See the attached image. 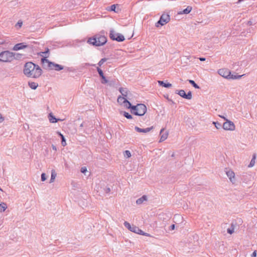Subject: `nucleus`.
Returning <instances> with one entry per match:
<instances>
[{
  "label": "nucleus",
  "mask_w": 257,
  "mask_h": 257,
  "mask_svg": "<svg viewBox=\"0 0 257 257\" xmlns=\"http://www.w3.org/2000/svg\"><path fill=\"white\" fill-rule=\"evenodd\" d=\"M255 159H256V155H255V154H253V155L252 156V158L251 160L250 163L248 166V167H249V168L252 167L254 165Z\"/></svg>",
  "instance_id": "27"
},
{
  "label": "nucleus",
  "mask_w": 257,
  "mask_h": 257,
  "mask_svg": "<svg viewBox=\"0 0 257 257\" xmlns=\"http://www.w3.org/2000/svg\"><path fill=\"white\" fill-rule=\"evenodd\" d=\"M80 171L85 176H89L90 175V172L87 170V168L86 167H82L81 168Z\"/></svg>",
  "instance_id": "25"
},
{
  "label": "nucleus",
  "mask_w": 257,
  "mask_h": 257,
  "mask_svg": "<svg viewBox=\"0 0 257 257\" xmlns=\"http://www.w3.org/2000/svg\"><path fill=\"white\" fill-rule=\"evenodd\" d=\"M87 42L92 44L94 46L96 45V39L95 37H93V38H90L88 40Z\"/></svg>",
  "instance_id": "28"
},
{
  "label": "nucleus",
  "mask_w": 257,
  "mask_h": 257,
  "mask_svg": "<svg viewBox=\"0 0 257 257\" xmlns=\"http://www.w3.org/2000/svg\"><path fill=\"white\" fill-rule=\"evenodd\" d=\"M218 74L222 77L227 79H239L240 78L242 75H233L231 74L230 71L227 68L220 69L218 71Z\"/></svg>",
  "instance_id": "4"
},
{
  "label": "nucleus",
  "mask_w": 257,
  "mask_h": 257,
  "mask_svg": "<svg viewBox=\"0 0 257 257\" xmlns=\"http://www.w3.org/2000/svg\"><path fill=\"white\" fill-rule=\"evenodd\" d=\"M248 24H249V25H251L252 24V23H251V21H248Z\"/></svg>",
  "instance_id": "54"
},
{
  "label": "nucleus",
  "mask_w": 257,
  "mask_h": 257,
  "mask_svg": "<svg viewBox=\"0 0 257 257\" xmlns=\"http://www.w3.org/2000/svg\"><path fill=\"white\" fill-rule=\"evenodd\" d=\"M0 190H2V189L0 188Z\"/></svg>",
  "instance_id": "56"
},
{
  "label": "nucleus",
  "mask_w": 257,
  "mask_h": 257,
  "mask_svg": "<svg viewBox=\"0 0 257 257\" xmlns=\"http://www.w3.org/2000/svg\"><path fill=\"white\" fill-rule=\"evenodd\" d=\"M41 63L43 68L46 70H55L56 71H60L63 69V67L62 66L50 62L47 59L42 58Z\"/></svg>",
  "instance_id": "2"
},
{
  "label": "nucleus",
  "mask_w": 257,
  "mask_h": 257,
  "mask_svg": "<svg viewBox=\"0 0 257 257\" xmlns=\"http://www.w3.org/2000/svg\"><path fill=\"white\" fill-rule=\"evenodd\" d=\"M106 42L107 39L104 36L97 37V46L103 45Z\"/></svg>",
  "instance_id": "13"
},
{
  "label": "nucleus",
  "mask_w": 257,
  "mask_h": 257,
  "mask_svg": "<svg viewBox=\"0 0 257 257\" xmlns=\"http://www.w3.org/2000/svg\"><path fill=\"white\" fill-rule=\"evenodd\" d=\"M27 47V45L24 44V43H19L15 45L13 48V50L15 51H18Z\"/></svg>",
  "instance_id": "17"
},
{
  "label": "nucleus",
  "mask_w": 257,
  "mask_h": 257,
  "mask_svg": "<svg viewBox=\"0 0 257 257\" xmlns=\"http://www.w3.org/2000/svg\"><path fill=\"white\" fill-rule=\"evenodd\" d=\"M4 120V117H3L2 114H0V123L2 122Z\"/></svg>",
  "instance_id": "42"
},
{
  "label": "nucleus",
  "mask_w": 257,
  "mask_h": 257,
  "mask_svg": "<svg viewBox=\"0 0 257 257\" xmlns=\"http://www.w3.org/2000/svg\"><path fill=\"white\" fill-rule=\"evenodd\" d=\"M158 83H159V84L160 85L166 88H169V87H172V84H171L170 83H165L164 81H161V80H159L158 81Z\"/></svg>",
  "instance_id": "21"
},
{
  "label": "nucleus",
  "mask_w": 257,
  "mask_h": 257,
  "mask_svg": "<svg viewBox=\"0 0 257 257\" xmlns=\"http://www.w3.org/2000/svg\"><path fill=\"white\" fill-rule=\"evenodd\" d=\"M251 257H256V250H254L251 255Z\"/></svg>",
  "instance_id": "40"
},
{
  "label": "nucleus",
  "mask_w": 257,
  "mask_h": 257,
  "mask_svg": "<svg viewBox=\"0 0 257 257\" xmlns=\"http://www.w3.org/2000/svg\"><path fill=\"white\" fill-rule=\"evenodd\" d=\"M107 60L106 58H103L101 59L99 62H98V64L101 66L105 62H106Z\"/></svg>",
  "instance_id": "37"
},
{
  "label": "nucleus",
  "mask_w": 257,
  "mask_h": 257,
  "mask_svg": "<svg viewBox=\"0 0 257 257\" xmlns=\"http://www.w3.org/2000/svg\"><path fill=\"white\" fill-rule=\"evenodd\" d=\"M22 24H23V23H22V22H19L17 23V25H18V26H19V27H22Z\"/></svg>",
  "instance_id": "48"
},
{
  "label": "nucleus",
  "mask_w": 257,
  "mask_h": 257,
  "mask_svg": "<svg viewBox=\"0 0 257 257\" xmlns=\"http://www.w3.org/2000/svg\"><path fill=\"white\" fill-rule=\"evenodd\" d=\"M105 191L106 193H108L110 191V189L109 188H107L105 190Z\"/></svg>",
  "instance_id": "45"
},
{
  "label": "nucleus",
  "mask_w": 257,
  "mask_h": 257,
  "mask_svg": "<svg viewBox=\"0 0 257 257\" xmlns=\"http://www.w3.org/2000/svg\"><path fill=\"white\" fill-rule=\"evenodd\" d=\"M23 72L27 77L38 78L41 76L42 70L39 65L29 62L25 64Z\"/></svg>",
  "instance_id": "1"
},
{
  "label": "nucleus",
  "mask_w": 257,
  "mask_h": 257,
  "mask_svg": "<svg viewBox=\"0 0 257 257\" xmlns=\"http://www.w3.org/2000/svg\"><path fill=\"white\" fill-rule=\"evenodd\" d=\"M57 134L59 135V136L61 138V140H62V141H61V144H62V145L63 147L66 146V145H67V143H66V140H65V139L64 136L60 132H57Z\"/></svg>",
  "instance_id": "24"
},
{
  "label": "nucleus",
  "mask_w": 257,
  "mask_h": 257,
  "mask_svg": "<svg viewBox=\"0 0 257 257\" xmlns=\"http://www.w3.org/2000/svg\"><path fill=\"white\" fill-rule=\"evenodd\" d=\"M122 113H123V115H124V116H125L127 119L132 118V116L128 113H127L125 111H123V112H122Z\"/></svg>",
  "instance_id": "33"
},
{
  "label": "nucleus",
  "mask_w": 257,
  "mask_h": 257,
  "mask_svg": "<svg viewBox=\"0 0 257 257\" xmlns=\"http://www.w3.org/2000/svg\"><path fill=\"white\" fill-rule=\"evenodd\" d=\"M140 233H138V234H143V235H146L147 233H144V232L140 229V231H139Z\"/></svg>",
  "instance_id": "46"
},
{
  "label": "nucleus",
  "mask_w": 257,
  "mask_h": 257,
  "mask_svg": "<svg viewBox=\"0 0 257 257\" xmlns=\"http://www.w3.org/2000/svg\"><path fill=\"white\" fill-rule=\"evenodd\" d=\"M189 82L192 84L193 87H194L195 88L199 89L200 87L195 82L194 80H189Z\"/></svg>",
  "instance_id": "31"
},
{
  "label": "nucleus",
  "mask_w": 257,
  "mask_h": 257,
  "mask_svg": "<svg viewBox=\"0 0 257 257\" xmlns=\"http://www.w3.org/2000/svg\"><path fill=\"white\" fill-rule=\"evenodd\" d=\"M55 178H51L50 180L49 181V183H53L55 181Z\"/></svg>",
  "instance_id": "44"
},
{
  "label": "nucleus",
  "mask_w": 257,
  "mask_h": 257,
  "mask_svg": "<svg viewBox=\"0 0 257 257\" xmlns=\"http://www.w3.org/2000/svg\"><path fill=\"white\" fill-rule=\"evenodd\" d=\"M7 205L4 202H2L0 204V212H4L7 208Z\"/></svg>",
  "instance_id": "26"
},
{
  "label": "nucleus",
  "mask_w": 257,
  "mask_h": 257,
  "mask_svg": "<svg viewBox=\"0 0 257 257\" xmlns=\"http://www.w3.org/2000/svg\"><path fill=\"white\" fill-rule=\"evenodd\" d=\"M225 172L227 177H234V173L231 169L225 168Z\"/></svg>",
  "instance_id": "22"
},
{
  "label": "nucleus",
  "mask_w": 257,
  "mask_h": 257,
  "mask_svg": "<svg viewBox=\"0 0 257 257\" xmlns=\"http://www.w3.org/2000/svg\"><path fill=\"white\" fill-rule=\"evenodd\" d=\"M212 123L214 125L215 127L216 128V129L219 130L221 127V124L220 123L217 122V121H213Z\"/></svg>",
  "instance_id": "30"
},
{
  "label": "nucleus",
  "mask_w": 257,
  "mask_h": 257,
  "mask_svg": "<svg viewBox=\"0 0 257 257\" xmlns=\"http://www.w3.org/2000/svg\"><path fill=\"white\" fill-rule=\"evenodd\" d=\"M220 117L223 118L224 120H225V121L226 120V119H227L225 117H224V116L223 115H218Z\"/></svg>",
  "instance_id": "47"
},
{
  "label": "nucleus",
  "mask_w": 257,
  "mask_h": 257,
  "mask_svg": "<svg viewBox=\"0 0 257 257\" xmlns=\"http://www.w3.org/2000/svg\"><path fill=\"white\" fill-rule=\"evenodd\" d=\"M47 178H41V181H42V182H44V181H45V180H46Z\"/></svg>",
  "instance_id": "51"
},
{
  "label": "nucleus",
  "mask_w": 257,
  "mask_h": 257,
  "mask_svg": "<svg viewBox=\"0 0 257 257\" xmlns=\"http://www.w3.org/2000/svg\"><path fill=\"white\" fill-rule=\"evenodd\" d=\"M130 108L131 109V112L136 115H144L147 111L146 106L142 103L138 104L136 105H131Z\"/></svg>",
  "instance_id": "3"
},
{
  "label": "nucleus",
  "mask_w": 257,
  "mask_h": 257,
  "mask_svg": "<svg viewBox=\"0 0 257 257\" xmlns=\"http://www.w3.org/2000/svg\"><path fill=\"white\" fill-rule=\"evenodd\" d=\"M116 5H112L110 7L108 8L107 10L110 11H114L115 12Z\"/></svg>",
  "instance_id": "35"
},
{
  "label": "nucleus",
  "mask_w": 257,
  "mask_h": 257,
  "mask_svg": "<svg viewBox=\"0 0 257 257\" xmlns=\"http://www.w3.org/2000/svg\"><path fill=\"white\" fill-rule=\"evenodd\" d=\"M130 230L135 233H140L139 231H140V229L137 226H132Z\"/></svg>",
  "instance_id": "29"
},
{
  "label": "nucleus",
  "mask_w": 257,
  "mask_h": 257,
  "mask_svg": "<svg viewBox=\"0 0 257 257\" xmlns=\"http://www.w3.org/2000/svg\"><path fill=\"white\" fill-rule=\"evenodd\" d=\"M118 103L126 108H130L131 107V103L127 100V98L119 96L117 98Z\"/></svg>",
  "instance_id": "9"
},
{
  "label": "nucleus",
  "mask_w": 257,
  "mask_h": 257,
  "mask_svg": "<svg viewBox=\"0 0 257 257\" xmlns=\"http://www.w3.org/2000/svg\"><path fill=\"white\" fill-rule=\"evenodd\" d=\"M124 225L125 227H126L127 228H128L129 230L131 229V227H132V226L131 225L130 223H129L127 221H124Z\"/></svg>",
  "instance_id": "36"
},
{
  "label": "nucleus",
  "mask_w": 257,
  "mask_h": 257,
  "mask_svg": "<svg viewBox=\"0 0 257 257\" xmlns=\"http://www.w3.org/2000/svg\"><path fill=\"white\" fill-rule=\"evenodd\" d=\"M164 131V128H162L160 131V135L161 136V137L159 140L160 143L163 142L164 141H165L168 137L169 133L168 132H166L165 133H163Z\"/></svg>",
  "instance_id": "12"
},
{
  "label": "nucleus",
  "mask_w": 257,
  "mask_h": 257,
  "mask_svg": "<svg viewBox=\"0 0 257 257\" xmlns=\"http://www.w3.org/2000/svg\"><path fill=\"white\" fill-rule=\"evenodd\" d=\"M174 156H175V154H174V153H173V154L172 155V156H172V157H174Z\"/></svg>",
  "instance_id": "55"
},
{
  "label": "nucleus",
  "mask_w": 257,
  "mask_h": 257,
  "mask_svg": "<svg viewBox=\"0 0 257 257\" xmlns=\"http://www.w3.org/2000/svg\"><path fill=\"white\" fill-rule=\"evenodd\" d=\"M97 72L100 77V82L102 84H105L109 82L108 80L104 75L102 70L98 67H97Z\"/></svg>",
  "instance_id": "11"
},
{
  "label": "nucleus",
  "mask_w": 257,
  "mask_h": 257,
  "mask_svg": "<svg viewBox=\"0 0 257 257\" xmlns=\"http://www.w3.org/2000/svg\"><path fill=\"white\" fill-rule=\"evenodd\" d=\"M154 128V127L152 126L150 127H147L146 128H141L138 126H135V130L139 133H147L152 130Z\"/></svg>",
  "instance_id": "14"
},
{
  "label": "nucleus",
  "mask_w": 257,
  "mask_h": 257,
  "mask_svg": "<svg viewBox=\"0 0 257 257\" xmlns=\"http://www.w3.org/2000/svg\"><path fill=\"white\" fill-rule=\"evenodd\" d=\"M147 200V197L146 195H143L142 197L138 199L136 201V203L138 205L142 204L145 201Z\"/></svg>",
  "instance_id": "20"
},
{
  "label": "nucleus",
  "mask_w": 257,
  "mask_h": 257,
  "mask_svg": "<svg viewBox=\"0 0 257 257\" xmlns=\"http://www.w3.org/2000/svg\"><path fill=\"white\" fill-rule=\"evenodd\" d=\"M49 49L48 48H47L45 51L40 52L39 53V55L42 56L43 57L42 58L47 59V58L49 56Z\"/></svg>",
  "instance_id": "19"
},
{
  "label": "nucleus",
  "mask_w": 257,
  "mask_h": 257,
  "mask_svg": "<svg viewBox=\"0 0 257 257\" xmlns=\"http://www.w3.org/2000/svg\"><path fill=\"white\" fill-rule=\"evenodd\" d=\"M109 37L112 40H115L117 42H122L125 40L122 35L116 33L113 30L110 31Z\"/></svg>",
  "instance_id": "6"
},
{
  "label": "nucleus",
  "mask_w": 257,
  "mask_h": 257,
  "mask_svg": "<svg viewBox=\"0 0 257 257\" xmlns=\"http://www.w3.org/2000/svg\"><path fill=\"white\" fill-rule=\"evenodd\" d=\"M234 228L233 225V224H232L231 228H228L227 231V233L231 234L232 233L234 232Z\"/></svg>",
  "instance_id": "34"
},
{
  "label": "nucleus",
  "mask_w": 257,
  "mask_h": 257,
  "mask_svg": "<svg viewBox=\"0 0 257 257\" xmlns=\"http://www.w3.org/2000/svg\"><path fill=\"white\" fill-rule=\"evenodd\" d=\"M48 118L49 120L51 123H55L57 122L58 121H62V119H57L52 113H50L48 115Z\"/></svg>",
  "instance_id": "16"
},
{
  "label": "nucleus",
  "mask_w": 257,
  "mask_h": 257,
  "mask_svg": "<svg viewBox=\"0 0 257 257\" xmlns=\"http://www.w3.org/2000/svg\"><path fill=\"white\" fill-rule=\"evenodd\" d=\"M222 128L225 131H233L235 130V125L232 121L226 119L222 124Z\"/></svg>",
  "instance_id": "8"
},
{
  "label": "nucleus",
  "mask_w": 257,
  "mask_h": 257,
  "mask_svg": "<svg viewBox=\"0 0 257 257\" xmlns=\"http://www.w3.org/2000/svg\"><path fill=\"white\" fill-rule=\"evenodd\" d=\"M29 86L32 89L35 90L38 86V84L35 82L29 81L28 82Z\"/></svg>",
  "instance_id": "23"
},
{
  "label": "nucleus",
  "mask_w": 257,
  "mask_h": 257,
  "mask_svg": "<svg viewBox=\"0 0 257 257\" xmlns=\"http://www.w3.org/2000/svg\"><path fill=\"white\" fill-rule=\"evenodd\" d=\"M14 55L10 51H4L0 53V61L7 62H11L14 59Z\"/></svg>",
  "instance_id": "5"
},
{
  "label": "nucleus",
  "mask_w": 257,
  "mask_h": 257,
  "mask_svg": "<svg viewBox=\"0 0 257 257\" xmlns=\"http://www.w3.org/2000/svg\"><path fill=\"white\" fill-rule=\"evenodd\" d=\"M230 181L233 184H235L236 182V178H229Z\"/></svg>",
  "instance_id": "38"
},
{
  "label": "nucleus",
  "mask_w": 257,
  "mask_h": 257,
  "mask_svg": "<svg viewBox=\"0 0 257 257\" xmlns=\"http://www.w3.org/2000/svg\"><path fill=\"white\" fill-rule=\"evenodd\" d=\"M52 147V149H53V150H54V151H56L57 150V148L54 145H53Z\"/></svg>",
  "instance_id": "49"
},
{
  "label": "nucleus",
  "mask_w": 257,
  "mask_h": 257,
  "mask_svg": "<svg viewBox=\"0 0 257 257\" xmlns=\"http://www.w3.org/2000/svg\"><path fill=\"white\" fill-rule=\"evenodd\" d=\"M79 204L81 206H85V203L84 202L82 201V202H79Z\"/></svg>",
  "instance_id": "43"
},
{
  "label": "nucleus",
  "mask_w": 257,
  "mask_h": 257,
  "mask_svg": "<svg viewBox=\"0 0 257 257\" xmlns=\"http://www.w3.org/2000/svg\"><path fill=\"white\" fill-rule=\"evenodd\" d=\"M243 0H238V2H237V4L240 3V2H242Z\"/></svg>",
  "instance_id": "53"
},
{
  "label": "nucleus",
  "mask_w": 257,
  "mask_h": 257,
  "mask_svg": "<svg viewBox=\"0 0 257 257\" xmlns=\"http://www.w3.org/2000/svg\"><path fill=\"white\" fill-rule=\"evenodd\" d=\"M170 20V16L167 14H163L161 16L157 23H156V27H159V25L161 26H164L167 24Z\"/></svg>",
  "instance_id": "7"
},
{
  "label": "nucleus",
  "mask_w": 257,
  "mask_h": 257,
  "mask_svg": "<svg viewBox=\"0 0 257 257\" xmlns=\"http://www.w3.org/2000/svg\"><path fill=\"white\" fill-rule=\"evenodd\" d=\"M176 93L179 94L180 96L187 99H191L192 97V93L191 91H189L186 94L184 90H177Z\"/></svg>",
  "instance_id": "10"
},
{
  "label": "nucleus",
  "mask_w": 257,
  "mask_h": 257,
  "mask_svg": "<svg viewBox=\"0 0 257 257\" xmlns=\"http://www.w3.org/2000/svg\"><path fill=\"white\" fill-rule=\"evenodd\" d=\"M57 173L54 170H52L51 171V177H56Z\"/></svg>",
  "instance_id": "39"
},
{
  "label": "nucleus",
  "mask_w": 257,
  "mask_h": 257,
  "mask_svg": "<svg viewBox=\"0 0 257 257\" xmlns=\"http://www.w3.org/2000/svg\"><path fill=\"white\" fill-rule=\"evenodd\" d=\"M199 59L201 61H204L205 60V58L203 57L200 58Z\"/></svg>",
  "instance_id": "50"
},
{
  "label": "nucleus",
  "mask_w": 257,
  "mask_h": 257,
  "mask_svg": "<svg viewBox=\"0 0 257 257\" xmlns=\"http://www.w3.org/2000/svg\"><path fill=\"white\" fill-rule=\"evenodd\" d=\"M192 8L191 6H188L185 10L178 12V15L188 14L192 10Z\"/></svg>",
  "instance_id": "18"
},
{
  "label": "nucleus",
  "mask_w": 257,
  "mask_h": 257,
  "mask_svg": "<svg viewBox=\"0 0 257 257\" xmlns=\"http://www.w3.org/2000/svg\"><path fill=\"white\" fill-rule=\"evenodd\" d=\"M45 176H46L45 173H43L41 174V177H46Z\"/></svg>",
  "instance_id": "52"
},
{
  "label": "nucleus",
  "mask_w": 257,
  "mask_h": 257,
  "mask_svg": "<svg viewBox=\"0 0 257 257\" xmlns=\"http://www.w3.org/2000/svg\"><path fill=\"white\" fill-rule=\"evenodd\" d=\"M119 91L122 95V97L128 98L127 97V95L129 93L130 91L126 88L120 87L119 89Z\"/></svg>",
  "instance_id": "15"
},
{
  "label": "nucleus",
  "mask_w": 257,
  "mask_h": 257,
  "mask_svg": "<svg viewBox=\"0 0 257 257\" xmlns=\"http://www.w3.org/2000/svg\"><path fill=\"white\" fill-rule=\"evenodd\" d=\"M175 224H172V225H171L170 226V229H170V230H174V229H175Z\"/></svg>",
  "instance_id": "41"
},
{
  "label": "nucleus",
  "mask_w": 257,
  "mask_h": 257,
  "mask_svg": "<svg viewBox=\"0 0 257 257\" xmlns=\"http://www.w3.org/2000/svg\"><path fill=\"white\" fill-rule=\"evenodd\" d=\"M124 156L126 158H130L131 157V152L128 151L126 150L123 153Z\"/></svg>",
  "instance_id": "32"
}]
</instances>
